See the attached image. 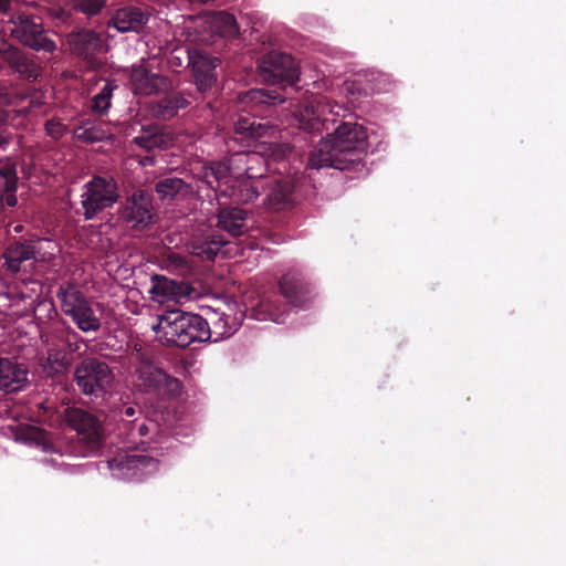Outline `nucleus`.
<instances>
[{
	"instance_id": "obj_1",
	"label": "nucleus",
	"mask_w": 566,
	"mask_h": 566,
	"mask_svg": "<svg viewBox=\"0 0 566 566\" xmlns=\"http://www.w3.org/2000/svg\"><path fill=\"white\" fill-rule=\"evenodd\" d=\"M291 124L311 139L326 132V137L321 138L319 144L310 151L308 168H334L355 172L364 170L368 136L363 125L322 118V113L314 102L300 104L293 112Z\"/></svg>"
},
{
	"instance_id": "obj_2",
	"label": "nucleus",
	"mask_w": 566,
	"mask_h": 566,
	"mask_svg": "<svg viewBox=\"0 0 566 566\" xmlns=\"http://www.w3.org/2000/svg\"><path fill=\"white\" fill-rule=\"evenodd\" d=\"M157 321V324L153 325V329L167 346L186 348L195 342L209 340L213 333L217 334L213 342L233 334V329L227 327L228 322L223 317L214 323L216 329L223 328L217 332L210 329L208 322L202 316L178 308L158 315Z\"/></svg>"
},
{
	"instance_id": "obj_3",
	"label": "nucleus",
	"mask_w": 566,
	"mask_h": 566,
	"mask_svg": "<svg viewBox=\"0 0 566 566\" xmlns=\"http://www.w3.org/2000/svg\"><path fill=\"white\" fill-rule=\"evenodd\" d=\"M284 97L275 91L251 90L242 97V103L249 107L248 114H240L233 124L234 139L242 146L251 147L262 138L272 137L276 134V126L272 125L266 117L273 108L282 104Z\"/></svg>"
},
{
	"instance_id": "obj_4",
	"label": "nucleus",
	"mask_w": 566,
	"mask_h": 566,
	"mask_svg": "<svg viewBox=\"0 0 566 566\" xmlns=\"http://www.w3.org/2000/svg\"><path fill=\"white\" fill-rule=\"evenodd\" d=\"M279 290L285 302H282L280 295L274 293L262 297L251 308L253 318L261 322L281 323L287 313V305L303 307L312 297L310 285L300 272L284 274L279 281Z\"/></svg>"
},
{
	"instance_id": "obj_5",
	"label": "nucleus",
	"mask_w": 566,
	"mask_h": 566,
	"mask_svg": "<svg viewBox=\"0 0 566 566\" xmlns=\"http://www.w3.org/2000/svg\"><path fill=\"white\" fill-rule=\"evenodd\" d=\"M114 374L109 365L94 356L82 358L74 367L73 381L78 391L92 401L104 398L109 391Z\"/></svg>"
},
{
	"instance_id": "obj_6",
	"label": "nucleus",
	"mask_w": 566,
	"mask_h": 566,
	"mask_svg": "<svg viewBox=\"0 0 566 566\" xmlns=\"http://www.w3.org/2000/svg\"><path fill=\"white\" fill-rule=\"evenodd\" d=\"M133 359L136 361L135 373L138 379V387L145 394H167L177 397L182 391V384L179 379L169 376L161 368L157 367L150 354L142 346L135 347Z\"/></svg>"
},
{
	"instance_id": "obj_7",
	"label": "nucleus",
	"mask_w": 566,
	"mask_h": 566,
	"mask_svg": "<svg viewBox=\"0 0 566 566\" xmlns=\"http://www.w3.org/2000/svg\"><path fill=\"white\" fill-rule=\"evenodd\" d=\"M64 420L71 429L76 431L78 442L85 453H95L103 447L104 419L102 415L80 407H67L64 410Z\"/></svg>"
},
{
	"instance_id": "obj_8",
	"label": "nucleus",
	"mask_w": 566,
	"mask_h": 566,
	"mask_svg": "<svg viewBox=\"0 0 566 566\" xmlns=\"http://www.w3.org/2000/svg\"><path fill=\"white\" fill-rule=\"evenodd\" d=\"M118 199V184L113 177L94 176L84 185L81 195L82 214L85 220H92L104 209L113 207Z\"/></svg>"
},
{
	"instance_id": "obj_9",
	"label": "nucleus",
	"mask_w": 566,
	"mask_h": 566,
	"mask_svg": "<svg viewBox=\"0 0 566 566\" xmlns=\"http://www.w3.org/2000/svg\"><path fill=\"white\" fill-rule=\"evenodd\" d=\"M260 77L272 85L293 86L300 72L295 60L286 53L271 51L258 61Z\"/></svg>"
},
{
	"instance_id": "obj_10",
	"label": "nucleus",
	"mask_w": 566,
	"mask_h": 566,
	"mask_svg": "<svg viewBox=\"0 0 566 566\" xmlns=\"http://www.w3.org/2000/svg\"><path fill=\"white\" fill-rule=\"evenodd\" d=\"M66 42L72 54L82 59L88 70H97L104 64L102 54L106 52V42L96 31H72L67 34Z\"/></svg>"
},
{
	"instance_id": "obj_11",
	"label": "nucleus",
	"mask_w": 566,
	"mask_h": 566,
	"mask_svg": "<svg viewBox=\"0 0 566 566\" xmlns=\"http://www.w3.org/2000/svg\"><path fill=\"white\" fill-rule=\"evenodd\" d=\"M188 59L196 85L193 93L203 102L217 92V67L221 61L200 50L188 51Z\"/></svg>"
},
{
	"instance_id": "obj_12",
	"label": "nucleus",
	"mask_w": 566,
	"mask_h": 566,
	"mask_svg": "<svg viewBox=\"0 0 566 566\" xmlns=\"http://www.w3.org/2000/svg\"><path fill=\"white\" fill-rule=\"evenodd\" d=\"M192 102L199 103L198 96L192 91L176 90L172 82L167 90L156 94V98L147 103V111L151 117L159 120H170L175 118L179 111L188 108Z\"/></svg>"
},
{
	"instance_id": "obj_13",
	"label": "nucleus",
	"mask_w": 566,
	"mask_h": 566,
	"mask_svg": "<svg viewBox=\"0 0 566 566\" xmlns=\"http://www.w3.org/2000/svg\"><path fill=\"white\" fill-rule=\"evenodd\" d=\"M11 22L13 24L11 34L22 44L36 51L53 52L55 50V43L46 36L42 23L33 17L19 13L11 18Z\"/></svg>"
},
{
	"instance_id": "obj_14",
	"label": "nucleus",
	"mask_w": 566,
	"mask_h": 566,
	"mask_svg": "<svg viewBox=\"0 0 566 566\" xmlns=\"http://www.w3.org/2000/svg\"><path fill=\"white\" fill-rule=\"evenodd\" d=\"M256 154L245 151L235 153L229 158L214 160L206 164L202 168V178L205 182L212 189L221 185H229L234 177V168L240 165H249L259 160Z\"/></svg>"
},
{
	"instance_id": "obj_15",
	"label": "nucleus",
	"mask_w": 566,
	"mask_h": 566,
	"mask_svg": "<svg viewBox=\"0 0 566 566\" xmlns=\"http://www.w3.org/2000/svg\"><path fill=\"white\" fill-rule=\"evenodd\" d=\"M153 205L150 196L144 190H135L122 203L118 218L133 230L140 231L153 222Z\"/></svg>"
},
{
	"instance_id": "obj_16",
	"label": "nucleus",
	"mask_w": 566,
	"mask_h": 566,
	"mask_svg": "<svg viewBox=\"0 0 566 566\" xmlns=\"http://www.w3.org/2000/svg\"><path fill=\"white\" fill-rule=\"evenodd\" d=\"M44 105L43 95L32 87H0V106L19 116H28Z\"/></svg>"
},
{
	"instance_id": "obj_17",
	"label": "nucleus",
	"mask_w": 566,
	"mask_h": 566,
	"mask_svg": "<svg viewBox=\"0 0 566 566\" xmlns=\"http://www.w3.org/2000/svg\"><path fill=\"white\" fill-rule=\"evenodd\" d=\"M265 206L274 211L290 209L295 205V182L291 177H264Z\"/></svg>"
},
{
	"instance_id": "obj_18",
	"label": "nucleus",
	"mask_w": 566,
	"mask_h": 566,
	"mask_svg": "<svg viewBox=\"0 0 566 566\" xmlns=\"http://www.w3.org/2000/svg\"><path fill=\"white\" fill-rule=\"evenodd\" d=\"M155 465V460L145 454L119 452L107 461V467L117 479L130 480Z\"/></svg>"
},
{
	"instance_id": "obj_19",
	"label": "nucleus",
	"mask_w": 566,
	"mask_h": 566,
	"mask_svg": "<svg viewBox=\"0 0 566 566\" xmlns=\"http://www.w3.org/2000/svg\"><path fill=\"white\" fill-rule=\"evenodd\" d=\"M227 244L228 241L218 230L208 228L192 235L189 250L201 261H213L219 253H228V251H223Z\"/></svg>"
},
{
	"instance_id": "obj_20",
	"label": "nucleus",
	"mask_w": 566,
	"mask_h": 566,
	"mask_svg": "<svg viewBox=\"0 0 566 566\" xmlns=\"http://www.w3.org/2000/svg\"><path fill=\"white\" fill-rule=\"evenodd\" d=\"M129 78L134 94L139 95H156L170 85L169 77L151 72L144 63L132 66Z\"/></svg>"
},
{
	"instance_id": "obj_21",
	"label": "nucleus",
	"mask_w": 566,
	"mask_h": 566,
	"mask_svg": "<svg viewBox=\"0 0 566 566\" xmlns=\"http://www.w3.org/2000/svg\"><path fill=\"white\" fill-rule=\"evenodd\" d=\"M38 252L35 241L24 238L13 239L8 243L2 254L4 259L3 268L15 274L20 272L25 261L34 260Z\"/></svg>"
},
{
	"instance_id": "obj_22",
	"label": "nucleus",
	"mask_w": 566,
	"mask_h": 566,
	"mask_svg": "<svg viewBox=\"0 0 566 566\" xmlns=\"http://www.w3.org/2000/svg\"><path fill=\"white\" fill-rule=\"evenodd\" d=\"M251 170V164L245 165V178L239 179L234 177V181L231 185L232 191L230 196L242 203L253 202L263 193L264 177L260 176L256 178Z\"/></svg>"
},
{
	"instance_id": "obj_23",
	"label": "nucleus",
	"mask_w": 566,
	"mask_h": 566,
	"mask_svg": "<svg viewBox=\"0 0 566 566\" xmlns=\"http://www.w3.org/2000/svg\"><path fill=\"white\" fill-rule=\"evenodd\" d=\"M29 370L24 364L11 358L0 357V390L14 392L28 382Z\"/></svg>"
},
{
	"instance_id": "obj_24",
	"label": "nucleus",
	"mask_w": 566,
	"mask_h": 566,
	"mask_svg": "<svg viewBox=\"0 0 566 566\" xmlns=\"http://www.w3.org/2000/svg\"><path fill=\"white\" fill-rule=\"evenodd\" d=\"M248 211L239 207H223L218 212V227L232 237H240L249 230Z\"/></svg>"
},
{
	"instance_id": "obj_25",
	"label": "nucleus",
	"mask_w": 566,
	"mask_h": 566,
	"mask_svg": "<svg viewBox=\"0 0 566 566\" xmlns=\"http://www.w3.org/2000/svg\"><path fill=\"white\" fill-rule=\"evenodd\" d=\"M72 365V357L66 350L52 345L48 348L46 357L42 359L41 368L43 374L50 378H60L65 375Z\"/></svg>"
},
{
	"instance_id": "obj_26",
	"label": "nucleus",
	"mask_w": 566,
	"mask_h": 566,
	"mask_svg": "<svg viewBox=\"0 0 566 566\" xmlns=\"http://www.w3.org/2000/svg\"><path fill=\"white\" fill-rule=\"evenodd\" d=\"M148 19L144 10L130 6L118 9L112 18V24L120 32L139 31Z\"/></svg>"
},
{
	"instance_id": "obj_27",
	"label": "nucleus",
	"mask_w": 566,
	"mask_h": 566,
	"mask_svg": "<svg viewBox=\"0 0 566 566\" xmlns=\"http://www.w3.org/2000/svg\"><path fill=\"white\" fill-rule=\"evenodd\" d=\"M154 190L161 201H174L186 198L191 188L181 178L164 177L156 181Z\"/></svg>"
},
{
	"instance_id": "obj_28",
	"label": "nucleus",
	"mask_w": 566,
	"mask_h": 566,
	"mask_svg": "<svg viewBox=\"0 0 566 566\" xmlns=\"http://www.w3.org/2000/svg\"><path fill=\"white\" fill-rule=\"evenodd\" d=\"M56 297L60 301L62 312L67 316L88 302L76 283L72 281L64 282L59 286Z\"/></svg>"
},
{
	"instance_id": "obj_29",
	"label": "nucleus",
	"mask_w": 566,
	"mask_h": 566,
	"mask_svg": "<svg viewBox=\"0 0 566 566\" xmlns=\"http://www.w3.org/2000/svg\"><path fill=\"white\" fill-rule=\"evenodd\" d=\"M132 143L146 151L164 149L169 144L168 135L158 125L142 126L140 134Z\"/></svg>"
},
{
	"instance_id": "obj_30",
	"label": "nucleus",
	"mask_w": 566,
	"mask_h": 566,
	"mask_svg": "<svg viewBox=\"0 0 566 566\" xmlns=\"http://www.w3.org/2000/svg\"><path fill=\"white\" fill-rule=\"evenodd\" d=\"M6 60L10 67L22 78L34 80L40 74L38 64L17 48H10L6 52Z\"/></svg>"
},
{
	"instance_id": "obj_31",
	"label": "nucleus",
	"mask_w": 566,
	"mask_h": 566,
	"mask_svg": "<svg viewBox=\"0 0 566 566\" xmlns=\"http://www.w3.org/2000/svg\"><path fill=\"white\" fill-rule=\"evenodd\" d=\"M109 135L103 124L91 122L90 119L81 120L73 130L74 139L86 144L105 140Z\"/></svg>"
},
{
	"instance_id": "obj_32",
	"label": "nucleus",
	"mask_w": 566,
	"mask_h": 566,
	"mask_svg": "<svg viewBox=\"0 0 566 566\" xmlns=\"http://www.w3.org/2000/svg\"><path fill=\"white\" fill-rule=\"evenodd\" d=\"M55 342L53 345H62L63 350L69 353V356L77 353H81L82 346H85L84 338L70 325L63 323L61 327L56 328L54 332Z\"/></svg>"
},
{
	"instance_id": "obj_33",
	"label": "nucleus",
	"mask_w": 566,
	"mask_h": 566,
	"mask_svg": "<svg viewBox=\"0 0 566 566\" xmlns=\"http://www.w3.org/2000/svg\"><path fill=\"white\" fill-rule=\"evenodd\" d=\"M77 328L84 333L97 332L101 328V319L95 315L90 302L69 315Z\"/></svg>"
},
{
	"instance_id": "obj_34",
	"label": "nucleus",
	"mask_w": 566,
	"mask_h": 566,
	"mask_svg": "<svg viewBox=\"0 0 566 566\" xmlns=\"http://www.w3.org/2000/svg\"><path fill=\"white\" fill-rule=\"evenodd\" d=\"M118 87L115 81L107 80L102 90L93 96L91 109L98 115L107 114L112 105L113 92Z\"/></svg>"
},
{
	"instance_id": "obj_35",
	"label": "nucleus",
	"mask_w": 566,
	"mask_h": 566,
	"mask_svg": "<svg viewBox=\"0 0 566 566\" xmlns=\"http://www.w3.org/2000/svg\"><path fill=\"white\" fill-rule=\"evenodd\" d=\"M212 27L223 38H235L239 34V25L233 14L226 11L217 12L212 18Z\"/></svg>"
},
{
	"instance_id": "obj_36",
	"label": "nucleus",
	"mask_w": 566,
	"mask_h": 566,
	"mask_svg": "<svg viewBox=\"0 0 566 566\" xmlns=\"http://www.w3.org/2000/svg\"><path fill=\"white\" fill-rule=\"evenodd\" d=\"M187 286L184 283L161 277L154 286V292L167 298L179 301L187 295Z\"/></svg>"
},
{
	"instance_id": "obj_37",
	"label": "nucleus",
	"mask_w": 566,
	"mask_h": 566,
	"mask_svg": "<svg viewBox=\"0 0 566 566\" xmlns=\"http://www.w3.org/2000/svg\"><path fill=\"white\" fill-rule=\"evenodd\" d=\"M0 179L3 181L2 189L4 192H15L18 185L17 165L11 160H7L0 166Z\"/></svg>"
},
{
	"instance_id": "obj_38",
	"label": "nucleus",
	"mask_w": 566,
	"mask_h": 566,
	"mask_svg": "<svg viewBox=\"0 0 566 566\" xmlns=\"http://www.w3.org/2000/svg\"><path fill=\"white\" fill-rule=\"evenodd\" d=\"M44 132L54 142L62 139L69 133V126L65 125L60 117H52L45 120Z\"/></svg>"
},
{
	"instance_id": "obj_39",
	"label": "nucleus",
	"mask_w": 566,
	"mask_h": 566,
	"mask_svg": "<svg viewBox=\"0 0 566 566\" xmlns=\"http://www.w3.org/2000/svg\"><path fill=\"white\" fill-rule=\"evenodd\" d=\"M74 9L92 17L101 12L105 6V0H71Z\"/></svg>"
},
{
	"instance_id": "obj_40",
	"label": "nucleus",
	"mask_w": 566,
	"mask_h": 566,
	"mask_svg": "<svg viewBox=\"0 0 566 566\" xmlns=\"http://www.w3.org/2000/svg\"><path fill=\"white\" fill-rule=\"evenodd\" d=\"M156 423L146 421L138 422V419H135L133 423L128 427V434L135 439L137 437L143 438L149 434L150 429H156Z\"/></svg>"
},
{
	"instance_id": "obj_41",
	"label": "nucleus",
	"mask_w": 566,
	"mask_h": 566,
	"mask_svg": "<svg viewBox=\"0 0 566 566\" xmlns=\"http://www.w3.org/2000/svg\"><path fill=\"white\" fill-rule=\"evenodd\" d=\"M122 420L127 423V428L133 423V421L136 419L135 416L138 413H142V410L139 408H136L130 405H125L119 411Z\"/></svg>"
},
{
	"instance_id": "obj_42",
	"label": "nucleus",
	"mask_w": 566,
	"mask_h": 566,
	"mask_svg": "<svg viewBox=\"0 0 566 566\" xmlns=\"http://www.w3.org/2000/svg\"><path fill=\"white\" fill-rule=\"evenodd\" d=\"M167 261L176 269H185L187 266L186 258L176 252L168 253Z\"/></svg>"
},
{
	"instance_id": "obj_43",
	"label": "nucleus",
	"mask_w": 566,
	"mask_h": 566,
	"mask_svg": "<svg viewBox=\"0 0 566 566\" xmlns=\"http://www.w3.org/2000/svg\"><path fill=\"white\" fill-rule=\"evenodd\" d=\"M291 151H292L291 146L287 144H283V145H274L272 154L275 157V159H280V158L285 157Z\"/></svg>"
},
{
	"instance_id": "obj_44",
	"label": "nucleus",
	"mask_w": 566,
	"mask_h": 566,
	"mask_svg": "<svg viewBox=\"0 0 566 566\" xmlns=\"http://www.w3.org/2000/svg\"><path fill=\"white\" fill-rule=\"evenodd\" d=\"M11 138H12L11 134L1 130L0 132V149H6V147L10 144Z\"/></svg>"
},
{
	"instance_id": "obj_45",
	"label": "nucleus",
	"mask_w": 566,
	"mask_h": 566,
	"mask_svg": "<svg viewBox=\"0 0 566 566\" xmlns=\"http://www.w3.org/2000/svg\"><path fill=\"white\" fill-rule=\"evenodd\" d=\"M138 163L142 166H144V167L154 166L155 165V157L150 156V155H146V156L140 157Z\"/></svg>"
},
{
	"instance_id": "obj_46",
	"label": "nucleus",
	"mask_w": 566,
	"mask_h": 566,
	"mask_svg": "<svg viewBox=\"0 0 566 566\" xmlns=\"http://www.w3.org/2000/svg\"><path fill=\"white\" fill-rule=\"evenodd\" d=\"M29 434L27 436L28 439H34V440H38L42 434H43V431L38 429V428H30L29 430Z\"/></svg>"
},
{
	"instance_id": "obj_47",
	"label": "nucleus",
	"mask_w": 566,
	"mask_h": 566,
	"mask_svg": "<svg viewBox=\"0 0 566 566\" xmlns=\"http://www.w3.org/2000/svg\"><path fill=\"white\" fill-rule=\"evenodd\" d=\"M6 202L9 207H14L18 202L15 192H6Z\"/></svg>"
},
{
	"instance_id": "obj_48",
	"label": "nucleus",
	"mask_w": 566,
	"mask_h": 566,
	"mask_svg": "<svg viewBox=\"0 0 566 566\" xmlns=\"http://www.w3.org/2000/svg\"><path fill=\"white\" fill-rule=\"evenodd\" d=\"M10 7L9 0H0V12H6Z\"/></svg>"
},
{
	"instance_id": "obj_49",
	"label": "nucleus",
	"mask_w": 566,
	"mask_h": 566,
	"mask_svg": "<svg viewBox=\"0 0 566 566\" xmlns=\"http://www.w3.org/2000/svg\"><path fill=\"white\" fill-rule=\"evenodd\" d=\"M24 1L30 3V4H35L36 3V0H24Z\"/></svg>"
},
{
	"instance_id": "obj_50",
	"label": "nucleus",
	"mask_w": 566,
	"mask_h": 566,
	"mask_svg": "<svg viewBox=\"0 0 566 566\" xmlns=\"http://www.w3.org/2000/svg\"><path fill=\"white\" fill-rule=\"evenodd\" d=\"M21 228H22L21 226H17V227L14 228V231H15V232H20V231H21Z\"/></svg>"
},
{
	"instance_id": "obj_51",
	"label": "nucleus",
	"mask_w": 566,
	"mask_h": 566,
	"mask_svg": "<svg viewBox=\"0 0 566 566\" xmlns=\"http://www.w3.org/2000/svg\"><path fill=\"white\" fill-rule=\"evenodd\" d=\"M207 106H208V107H210V108H212V102H211V101H208V102H207Z\"/></svg>"
}]
</instances>
